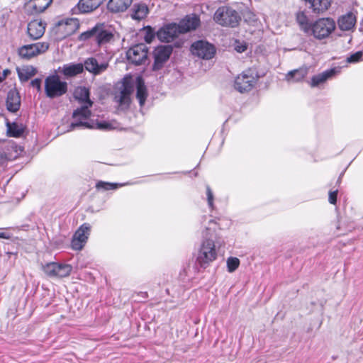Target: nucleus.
Here are the masks:
<instances>
[{"label":"nucleus","mask_w":363,"mask_h":363,"mask_svg":"<svg viewBox=\"0 0 363 363\" xmlns=\"http://www.w3.org/2000/svg\"><path fill=\"white\" fill-rule=\"evenodd\" d=\"M191 51L193 55L206 60L212 58L216 52L214 46L204 40L194 43L191 45Z\"/></svg>","instance_id":"9d476101"},{"label":"nucleus","mask_w":363,"mask_h":363,"mask_svg":"<svg viewBox=\"0 0 363 363\" xmlns=\"http://www.w3.org/2000/svg\"><path fill=\"white\" fill-rule=\"evenodd\" d=\"M79 23L76 19L70 18L61 21L56 25V32L60 38H65L73 34L78 28Z\"/></svg>","instance_id":"2eb2a0df"},{"label":"nucleus","mask_w":363,"mask_h":363,"mask_svg":"<svg viewBox=\"0 0 363 363\" xmlns=\"http://www.w3.org/2000/svg\"><path fill=\"white\" fill-rule=\"evenodd\" d=\"M359 30L363 33V19L360 22Z\"/></svg>","instance_id":"49530a36"},{"label":"nucleus","mask_w":363,"mask_h":363,"mask_svg":"<svg viewBox=\"0 0 363 363\" xmlns=\"http://www.w3.org/2000/svg\"><path fill=\"white\" fill-rule=\"evenodd\" d=\"M308 71L306 67L291 70L286 74L285 79L289 83L298 82L306 77Z\"/></svg>","instance_id":"b1692460"},{"label":"nucleus","mask_w":363,"mask_h":363,"mask_svg":"<svg viewBox=\"0 0 363 363\" xmlns=\"http://www.w3.org/2000/svg\"><path fill=\"white\" fill-rule=\"evenodd\" d=\"M148 13V8L145 4H135L131 9V17L135 20H142L145 18Z\"/></svg>","instance_id":"bb28decb"},{"label":"nucleus","mask_w":363,"mask_h":363,"mask_svg":"<svg viewBox=\"0 0 363 363\" xmlns=\"http://www.w3.org/2000/svg\"><path fill=\"white\" fill-rule=\"evenodd\" d=\"M356 22V16L353 13L349 12L338 18L337 26L342 31L352 33L354 30Z\"/></svg>","instance_id":"dca6fc26"},{"label":"nucleus","mask_w":363,"mask_h":363,"mask_svg":"<svg viewBox=\"0 0 363 363\" xmlns=\"http://www.w3.org/2000/svg\"><path fill=\"white\" fill-rule=\"evenodd\" d=\"M18 154L17 153L16 155L12 156L9 153V155H5L4 157L2 155L0 156V170H4L6 167L7 161L16 159L18 157Z\"/></svg>","instance_id":"72a5a7b5"},{"label":"nucleus","mask_w":363,"mask_h":363,"mask_svg":"<svg viewBox=\"0 0 363 363\" xmlns=\"http://www.w3.org/2000/svg\"><path fill=\"white\" fill-rule=\"evenodd\" d=\"M337 190L330 191L329 193V202L332 204H335L337 201Z\"/></svg>","instance_id":"ea45409f"},{"label":"nucleus","mask_w":363,"mask_h":363,"mask_svg":"<svg viewBox=\"0 0 363 363\" xmlns=\"http://www.w3.org/2000/svg\"><path fill=\"white\" fill-rule=\"evenodd\" d=\"M128 61L135 65L143 64L147 59V47L143 43L131 47L126 52Z\"/></svg>","instance_id":"1a4fd4ad"},{"label":"nucleus","mask_w":363,"mask_h":363,"mask_svg":"<svg viewBox=\"0 0 363 363\" xmlns=\"http://www.w3.org/2000/svg\"><path fill=\"white\" fill-rule=\"evenodd\" d=\"M114 35L111 31L96 27L94 40L99 46L111 43L114 41Z\"/></svg>","instance_id":"a211bd4d"},{"label":"nucleus","mask_w":363,"mask_h":363,"mask_svg":"<svg viewBox=\"0 0 363 363\" xmlns=\"http://www.w3.org/2000/svg\"><path fill=\"white\" fill-rule=\"evenodd\" d=\"M122 184L117 183H110L103 181H99L96 184V188L98 190L108 191L112 189H116L118 187L121 186Z\"/></svg>","instance_id":"7c9ffc66"},{"label":"nucleus","mask_w":363,"mask_h":363,"mask_svg":"<svg viewBox=\"0 0 363 363\" xmlns=\"http://www.w3.org/2000/svg\"><path fill=\"white\" fill-rule=\"evenodd\" d=\"M57 262H50L42 266V269L44 273L52 278L55 277Z\"/></svg>","instance_id":"2f4dec72"},{"label":"nucleus","mask_w":363,"mask_h":363,"mask_svg":"<svg viewBox=\"0 0 363 363\" xmlns=\"http://www.w3.org/2000/svg\"><path fill=\"white\" fill-rule=\"evenodd\" d=\"M16 72L18 73L19 79L21 82L28 81L37 72L36 69L31 65H23L22 67H18L16 68Z\"/></svg>","instance_id":"393cba45"},{"label":"nucleus","mask_w":363,"mask_h":363,"mask_svg":"<svg viewBox=\"0 0 363 363\" xmlns=\"http://www.w3.org/2000/svg\"><path fill=\"white\" fill-rule=\"evenodd\" d=\"M10 72L8 69H4L2 72H0V82H3Z\"/></svg>","instance_id":"79ce46f5"},{"label":"nucleus","mask_w":363,"mask_h":363,"mask_svg":"<svg viewBox=\"0 0 363 363\" xmlns=\"http://www.w3.org/2000/svg\"><path fill=\"white\" fill-rule=\"evenodd\" d=\"M72 271V267L68 264H56V274L55 278H63L68 277Z\"/></svg>","instance_id":"c85d7f7f"},{"label":"nucleus","mask_w":363,"mask_h":363,"mask_svg":"<svg viewBox=\"0 0 363 363\" xmlns=\"http://www.w3.org/2000/svg\"><path fill=\"white\" fill-rule=\"evenodd\" d=\"M67 91V83L62 81L57 74H52L45 79V93L47 97L54 99L62 96Z\"/></svg>","instance_id":"39448f33"},{"label":"nucleus","mask_w":363,"mask_h":363,"mask_svg":"<svg viewBox=\"0 0 363 363\" xmlns=\"http://www.w3.org/2000/svg\"><path fill=\"white\" fill-rule=\"evenodd\" d=\"M52 0H30L26 4V9L31 14L44 11L52 3Z\"/></svg>","instance_id":"6ab92c4d"},{"label":"nucleus","mask_w":363,"mask_h":363,"mask_svg":"<svg viewBox=\"0 0 363 363\" xmlns=\"http://www.w3.org/2000/svg\"><path fill=\"white\" fill-rule=\"evenodd\" d=\"M200 23L199 18L196 15L186 16L182 19L178 26L182 33L195 30Z\"/></svg>","instance_id":"aec40b11"},{"label":"nucleus","mask_w":363,"mask_h":363,"mask_svg":"<svg viewBox=\"0 0 363 363\" xmlns=\"http://www.w3.org/2000/svg\"><path fill=\"white\" fill-rule=\"evenodd\" d=\"M154 38H155V33L150 28H148L146 30V34L145 35V40L147 43H150Z\"/></svg>","instance_id":"58836bf2"},{"label":"nucleus","mask_w":363,"mask_h":363,"mask_svg":"<svg viewBox=\"0 0 363 363\" xmlns=\"http://www.w3.org/2000/svg\"><path fill=\"white\" fill-rule=\"evenodd\" d=\"M206 195H207V201H208V206L211 208H213V192H212L211 188L208 186H206Z\"/></svg>","instance_id":"4c0bfd02"},{"label":"nucleus","mask_w":363,"mask_h":363,"mask_svg":"<svg viewBox=\"0 0 363 363\" xmlns=\"http://www.w3.org/2000/svg\"><path fill=\"white\" fill-rule=\"evenodd\" d=\"M108 67L107 62L99 63L96 59L94 57L87 58L84 63H69L62 65L58 68V71L62 74L65 78H70L81 74L85 68L89 72L94 75H99L104 72Z\"/></svg>","instance_id":"20e7f679"},{"label":"nucleus","mask_w":363,"mask_h":363,"mask_svg":"<svg viewBox=\"0 0 363 363\" xmlns=\"http://www.w3.org/2000/svg\"><path fill=\"white\" fill-rule=\"evenodd\" d=\"M105 0H80L77 9L81 13H89L97 9Z\"/></svg>","instance_id":"4be33fe9"},{"label":"nucleus","mask_w":363,"mask_h":363,"mask_svg":"<svg viewBox=\"0 0 363 363\" xmlns=\"http://www.w3.org/2000/svg\"><path fill=\"white\" fill-rule=\"evenodd\" d=\"M336 24L330 18H322L311 24L310 33L318 40L327 38L335 30Z\"/></svg>","instance_id":"423d86ee"},{"label":"nucleus","mask_w":363,"mask_h":363,"mask_svg":"<svg viewBox=\"0 0 363 363\" xmlns=\"http://www.w3.org/2000/svg\"><path fill=\"white\" fill-rule=\"evenodd\" d=\"M335 74L334 69L326 70L320 74L314 75L310 82L311 87H315L323 84Z\"/></svg>","instance_id":"cd10ccee"},{"label":"nucleus","mask_w":363,"mask_h":363,"mask_svg":"<svg viewBox=\"0 0 363 363\" xmlns=\"http://www.w3.org/2000/svg\"><path fill=\"white\" fill-rule=\"evenodd\" d=\"M240 265V259L235 257H228L227 259V268L230 273L235 272Z\"/></svg>","instance_id":"473e14b6"},{"label":"nucleus","mask_w":363,"mask_h":363,"mask_svg":"<svg viewBox=\"0 0 363 363\" xmlns=\"http://www.w3.org/2000/svg\"><path fill=\"white\" fill-rule=\"evenodd\" d=\"M256 81L250 71L243 72L235 78V88L241 93L248 91L254 86Z\"/></svg>","instance_id":"f8f14e48"},{"label":"nucleus","mask_w":363,"mask_h":363,"mask_svg":"<svg viewBox=\"0 0 363 363\" xmlns=\"http://www.w3.org/2000/svg\"><path fill=\"white\" fill-rule=\"evenodd\" d=\"M218 223L213 220H209L208 225L203 231V240L197 253L196 263L201 268L206 269L217 258V250L212 238L218 228Z\"/></svg>","instance_id":"7ed1b4c3"},{"label":"nucleus","mask_w":363,"mask_h":363,"mask_svg":"<svg viewBox=\"0 0 363 363\" xmlns=\"http://www.w3.org/2000/svg\"><path fill=\"white\" fill-rule=\"evenodd\" d=\"M21 105V99L18 93L16 90H11L7 94L6 108L11 112H16Z\"/></svg>","instance_id":"412c9836"},{"label":"nucleus","mask_w":363,"mask_h":363,"mask_svg":"<svg viewBox=\"0 0 363 363\" xmlns=\"http://www.w3.org/2000/svg\"><path fill=\"white\" fill-rule=\"evenodd\" d=\"M9 132L11 135L18 137L23 133V129L18 128L17 125L13 124L9 126Z\"/></svg>","instance_id":"c9c22d12"},{"label":"nucleus","mask_w":363,"mask_h":363,"mask_svg":"<svg viewBox=\"0 0 363 363\" xmlns=\"http://www.w3.org/2000/svg\"><path fill=\"white\" fill-rule=\"evenodd\" d=\"M90 231L91 225L89 223H84L77 229L72 240L71 245L73 250H82L87 242Z\"/></svg>","instance_id":"9b49d317"},{"label":"nucleus","mask_w":363,"mask_h":363,"mask_svg":"<svg viewBox=\"0 0 363 363\" xmlns=\"http://www.w3.org/2000/svg\"><path fill=\"white\" fill-rule=\"evenodd\" d=\"M135 85H136V97L140 106L145 104L147 96V89L141 77H137L135 83L131 77H125L116 86L115 93V101L122 108H127L130 103V95L133 93Z\"/></svg>","instance_id":"f03ea898"},{"label":"nucleus","mask_w":363,"mask_h":363,"mask_svg":"<svg viewBox=\"0 0 363 363\" xmlns=\"http://www.w3.org/2000/svg\"><path fill=\"white\" fill-rule=\"evenodd\" d=\"M30 85L33 87L36 88L37 90L40 91L41 90V79L36 78L32 80L30 82Z\"/></svg>","instance_id":"a19ab883"},{"label":"nucleus","mask_w":363,"mask_h":363,"mask_svg":"<svg viewBox=\"0 0 363 363\" xmlns=\"http://www.w3.org/2000/svg\"><path fill=\"white\" fill-rule=\"evenodd\" d=\"M180 33H182L178 24L172 23L160 28L157 33V37L161 41L169 43Z\"/></svg>","instance_id":"4468645a"},{"label":"nucleus","mask_w":363,"mask_h":363,"mask_svg":"<svg viewBox=\"0 0 363 363\" xmlns=\"http://www.w3.org/2000/svg\"><path fill=\"white\" fill-rule=\"evenodd\" d=\"M133 0H109L108 9L113 13H120L126 11Z\"/></svg>","instance_id":"5701e85b"},{"label":"nucleus","mask_w":363,"mask_h":363,"mask_svg":"<svg viewBox=\"0 0 363 363\" xmlns=\"http://www.w3.org/2000/svg\"><path fill=\"white\" fill-rule=\"evenodd\" d=\"M311 4V8L315 13H323L331 5L333 0H305Z\"/></svg>","instance_id":"a878e982"},{"label":"nucleus","mask_w":363,"mask_h":363,"mask_svg":"<svg viewBox=\"0 0 363 363\" xmlns=\"http://www.w3.org/2000/svg\"><path fill=\"white\" fill-rule=\"evenodd\" d=\"M246 49H247V47H246L245 45L237 46V47L235 48V50H236L238 52H244Z\"/></svg>","instance_id":"c03bdc74"},{"label":"nucleus","mask_w":363,"mask_h":363,"mask_svg":"<svg viewBox=\"0 0 363 363\" xmlns=\"http://www.w3.org/2000/svg\"><path fill=\"white\" fill-rule=\"evenodd\" d=\"M12 235L9 233L0 231V238L9 240L11 238Z\"/></svg>","instance_id":"37998d69"},{"label":"nucleus","mask_w":363,"mask_h":363,"mask_svg":"<svg viewBox=\"0 0 363 363\" xmlns=\"http://www.w3.org/2000/svg\"><path fill=\"white\" fill-rule=\"evenodd\" d=\"M95 33H96V27L93 28L90 30L82 33L79 36V40H86L89 38L94 39Z\"/></svg>","instance_id":"e433bc0d"},{"label":"nucleus","mask_w":363,"mask_h":363,"mask_svg":"<svg viewBox=\"0 0 363 363\" xmlns=\"http://www.w3.org/2000/svg\"><path fill=\"white\" fill-rule=\"evenodd\" d=\"M296 20L301 28L306 33H310L312 23H309L307 16L302 12L297 13Z\"/></svg>","instance_id":"c756f323"},{"label":"nucleus","mask_w":363,"mask_h":363,"mask_svg":"<svg viewBox=\"0 0 363 363\" xmlns=\"http://www.w3.org/2000/svg\"><path fill=\"white\" fill-rule=\"evenodd\" d=\"M18 148H19L20 152H21L23 151V150L21 149V147H19Z\"/></svg>","instance_id":"de8ad7c7"},{"label":"nucleus","mask_w":363,"mask_h":363,"mask_svg":"<svg viewBox=\"0 0 363 363\" xmlns=\"http://www.w3.org/2000/svg\"><path fill=\"white\" fill-rule=\"evenodd\" d=\"M48 48V43L38 42L21 46L18 50V54L19 57L23 60H30L34 57L45 53Z\"/></svg>","instance_id":"6e6552de"},{"label":"nucleus","mask_w":363,"mask_h":363,"mask_svg":"<svg viewBox=\"0 0 363 363\" xmlns=\"http://www.w3.org/2000/svg\"><path fill=\"white\" fill-rule=\"evenodd\" d=\"M17 148L18 147L16 145H11L10 147L7 149V150H14L17 153Z\"/></svg>","instance_id":"a18cd8bd"},{"label":"nucleus","mask_w":363,"mask_h":363,"mask_svg":"<svg viewBox=\"0 0 363 363\" xmlns=\"http://www.w3.org/2000/svg\"><path fill=\"white\" fill-rule=\"evenodd\" d=\"M45 23L41 20L35 19L31 21L27 26V33L28 36L33 40L40 38L45 31Z\"/></svg>","instance_id":"f3484780"},{"label":"nucleus","mask_w":363,"mask_h":363,"mask_svg":"<svg viewBox=\"0 0 363 363\" xmlns=\"http://www.w3.org/2000/svg\"><path fill=\"white\" fill-rule=\"evenodd\" d=\"M240 16L238 13L229 6L219 7L215 14V21L223 26L234 28L239 24Z\"/></svg>","instance_id":"0eeeda50"},{"label":"nucleus","mask_w":363,"mask_h":363,"mask_svg":"<svg viewBox=\"0 0 363 363\" xmlns=\"http://www.w3.org/2000/svg\"><path fill=\"white\" fill-rule=\"evenodd\" d=\"M74 96L76 100L82 104V106L76 109L73 112L74 121L70 124L69 131L73 130L76 128H96L100 130H108L110 125L106 123H97L96 125H91L88 121L91 116L89 107L91 106L92 102L89 99V91L84 86H79L75 89Z\"/></svg>","instance_id":"f257e3e1"},{"label":"nucleus","mask_w":363,"mask_h":363,"mask_svg":"<svg viewBox=\"0 0 363 363\" xmlns=\"http://www.w3.org/2000/svg\"><path fill=\"white\" fill-rule=\"evenodd\" d=\"M172 52L170 46H159L154 51L155 62L153 64V69H160L164 64L169 60Z\"/></svg>","instance_id":"ddd939ff"},{"label":"nucleus","mask_w":363,"mask_h":363,"mask_svg":"<svg viewBox=\"0 0 363 363\" xmlns=\"http://www.w3.org/2000/svg\"><path fill=\"white\" fill-rule=\"evenodd\" d=\"M362 60H363V52L362 51H358V52L351 55L349 57H347V62L350 63L358 62Z\"/></svg>","instance_id":"f704fd0d"}]
</instances>
